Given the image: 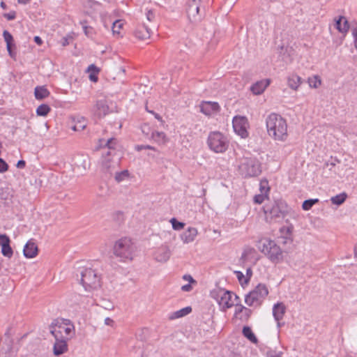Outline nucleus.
I'll list each match as a JSON object with an SVG mask.
<instances>
[{
    "mask_svg": "<svg viewBox=\"0 0 357 357\" xmlns=\"http://www.w3.org/2000/svg\"><path fill=\"white\" fill-rule=\"evenodd\" d=\"M264 213L275 221L284 218L288 213V206L282 199H278L273 203L266 204L264 206Z\"/></svg>",
    "mask_w": 357,
    "mask_h": 357,
    "instance_id": "nucleus-6",
    "label": "nucleus"
},
{
    "mask_svg": "<svg viewBox=\"0 0 357 357\" xmlns=\"http://www.w3.org/2000/svg\"><path fill=\"white\" fill-rule=\"evenodd\" d=\"M259 249L273 263L282 260L283 255L280 248L273 241L265 239L259 243Z\"/></svg>",
    "mask_w": 357,
    "mask_h": 357,
    "instance_id": "nucleus-5",
    "label": "nucleus"
},
{
    "mask_svg": "<svg viewBox=\"0 0 357 357\" xmlns=\"http://www.w3.org/2000/svg\"><path fill=\"white\" fill-rule=\"evenodd\" d=\"M86 21L81 22V24H82V28H83L85 35L87 36H89L91 34V31L92 30V28L91 26H86Z\"/></svg>",
    "mask_w": 357,
    "mask_h": 357,
    "instance_id": "nucleus-50",
    "label": "nucleus"
},
{
    "mask_svg": "<svg viewBox=\"0 0 357 357\" xmlns=\"http://www.w3.org/2000/svg\"><path fill=\"white\" fill-rule=\"evenodd\" d=\"M242 333L243 336L246 337L248 340H250L251 342L255 344L257 343L258 340L250 326H243Z\"/></svg>",
    "mask_w": 357,
    "mask_h": 357,
    "instance_id": "nucleus-23",
    "label": "nucleus"
},
{
    "mask_svg": "<svg viewBox=\"0 0 357 357\" xmlns=\"http://www.w3.org/2000/svg\"><path fill=\"white\" fill-rule=\"evenodd\" d=\"M37 100H43L50 95V91L45 86H36L34 91Z\"/></svg>",
    "mask_w": 357,
    "mask_h": 357,
    "instance_id": "nucleus-24",
    "label": "nucleus"
},
{
    "mask_svg": "<svg viewBox=\"0 0 357 357\" xmlns=\"http://www.w3.org/2000/svg\"><path fill=\"white\" fill-rule=\"evenodd\" d=\"M135 250V246L128 238H123L117 241L113 248L114 255L119 257L121 261L132 260Z\"/></svg>",
    "mask_w": 357,
    "mask_h": 357,
    "instance_id": "nucleus-3",
    "label": "nucleus"
},
{
    "mask_svg": "<svg viewBox=\"0 0 357 357\" xmlns=\"http://www.w3.org/2000/svg\"><path fill=\"white\" fill-rule=\"evenodd\" d=\"M259 190L261 193L266 195L270 190L268 182L266 179H262L259 183Z\"/></svg>",
    "mask_w": 357,
    "mask_h": 357,
    "instance_id": "nucleus-37",
    "label": "nucleus"
},
{
    "mask_svg": "<svg viewBox=\"0 0 357 357\" xmlns=\"http://www.w3.org/2000/svg\"><path fill=\"white\" fill-rule=\"evenodd\" d=\"M3 36L4 40L6 43H11L14 41L13 36L12 34L7 30H4L3 32Z\"/></svg>",
    "mask_w": 357,
    "mask_h": 357,
    "instance_id": "nucleus-43",
    "label": "nucleus"
},
{
    "mask_svg": "<svg viewBox=\"0 0 357 357\" xmlns=\"http://www.w3.org/2000/svg\"><path fill=\"white\" fill-rule=\"evenodd\" d=\"M146 19L149 22H152L155 19V14L151 10H148V12L146 13Z\"/></svg>",
    "mask_w": 357,
    "mask_h": 357,
    "instance_id": "nucleus-56",
    "label": "nucleus"
},
{
    "mask_svg": "<svg viewBox=\"0 0 357 357\" xmlns=\"http://www.w3.org/2000/svg\"><path fill=\"white\" fill-rule=\"evenodd\" d=\"M192 312V307L190 306L183 307L178 311L173 312L170 316V319H175L186 316Z\"/></svg>",
    "mask_w": 357,
    "mask_h": 357,
    "instance_id": "nucleus-25",
    "label": "nucleus"
},
{
    "mask_svg": "<svg viewBox=\"0 0 357 357\" xmlns=\"http://www.w3.org/2000/svg\"><path fill=\"white\" fill-rule=\"evenodd\" d=\"M233 128L236 134L240 135L242 138H245L248 135L247 131V126L248 121L246 117L241 116H236L234 117Z\"/></svg>",
    "mask_w": 357,
    "mask_h": 357,
    "instance_id": "nucleus-11",
    "label": "nucleus"
},
{
    "mask_svg": "<svg viewBox=\"0 0 357 357\" xmlns=\"http://www.w3.org/2000/svg\"><path fill=\"white\" fill-rule=\"evenodd\" d=\"M3 15L8 20H13L16 17V12L15 11H10L8 13H4Z\"/></svg>",
    "mask_w": 357,
    "mask_h": 357,
    "instance_id": "nucleus-51",
    "label": "nucleus"
},
{
    "mask_svg": "<svg viewBox=\"0 0 357 357\" xmlns=\"http://www.w3.org/2000/svg\"><path fill=\"white\" fill-rule=\"evenodd\" d=\"M265 197H267V195L262 193L260 195H256L254 197V202L256 204H260L264 202Z\"/></svg>",
    "mask_w": 357,
    "mask_h": 357,
    "instance_id": "nucleus-46",
    "label": "nucleus"
},
{
    "mask_svg": "<svg viewBox=\"0 0 357 357\" xmlns=\"http://www.w3.org/2000/svg\"><path fill=\"white\" fill-rule=\"evenodd\" d=\"M235 275H236L239 282L242 286L245 284L244 280L246 277L244 276L243 273L241 271H234Z\"/></svg>",
    "mask_w": 357,
    "mask_h": 357,
    "instance_id": "nucleus-47",
    "label": "nucleus"
},
{
    "mask_svg": "<svg viewBox=\"0 0 357 357\" xmlns=\"http://www.w3.org/2000/svg\"><path fill=\"white\" fill-rule=\"evenodd\" d=\"M171 256V251L168 246L162 245L159 248L154 254V258L157 261L166 262Z\"/></svg>",
    "mask_w": 357,
    "mask_h": 357,
    "instance_id": "nucleus-13",
    "label": "nucleus"
},
{
    "mask_svg": "<svg viewBox=\"0 0 357 357\" xmlns=\"http://www.w3.org/2000/svg\"><path fill=\"white\" fill-rule=\"evenodd\" d=\"M308 83L311 88L317 89L321 85V81L319 76H314L308 78Z\"/></svg>",
    "mask_w": 357,
    "mask_h": 357,
    "instance_id": "nucleus-35",
    "label": "nucleus"
},
{
    "mask_svg": "<svg viewBox=\"0 0 357 357\" xmlns=\"http://www.w3.org/2000/svg\"><path fill=\"white\" fill-rule=\"evenodd\" d=\"M301 83V78L296 75H290L287 77V84L293 90H297Z\"/></svg>",
    "mask_w": 357,
    "mask_h": 357,
    "instance_id": "nucleus-21",
    "label": "nucleus"
},
{
    "mask_svg": "<svg viewBox=\"0 0 357 357\" xmlns=\"http://www.w3.org/2000/svg\"><path fill=\"white\" fill-rule=\"evenodd\" d=\"M198 234L197 229L195 227H188L181 234V238L184 243H190L195 241Z\"/></svg>",
    "mask_w": 357,
    "mask_h": 357,
    "instance_id": "nucleus-17",
    "label": "nucleus"
},
{
    "mask_svg": "<svg viewBox=\"0 0 357 357\" xmlns=\"http://www.w3.org/2000/svg\"><path fill=\"white\" fill-rule=\"evenodd\" d=\"M86 128V124L84 122H78L77 124L72 127V129L75 131L83 130Z\"/></svg>",
    "mask_w": 357,
    "mask_h": 357,
    "instance_id": "nucleus-48",
    "label": "nucleus"
},
{
    "mask_svg": "<svg viewBox=\"0 0 357 357\" xmlns=\"http://www.w3.org/2000/svg\"><path fill=\"white\" fill-rule=\"evenodd\" d=\"M170 222L172 223V228L174 229V230H181L182 229H183L184 226H185V223L183 222H179L178 220H177L175 218H172L171 220H170Z\"/></svg>",
    "mask_w": 357,
    "mask_h": 357,
    "instance_id": "nucleus-39",
    "label": "nucleus"
},
{
    "mask_svg": "<svg viewBox=\"0 0 357 357\" xmlns=\"http://www.w3.org/2000/svg\"><path fill=\"white\" fill-rule=\"evenodd\" d=\"M81 284L86 290L96 289L100 287V277L92 268H84L81 272Z\"/></svg>",
    "mask_w": 357,
    "mask_h": 357,
    "instance_id": "nucleus-9",
    "label": "nucleus"
},
{
    "mask_svg": "<svg viewBox=\"0 0 357 357\" xmlns=\"http://www.w3.org/2000/svg\"><path fill=\"white\" fill-rule=\"evenodd\" d=\"M51 109L47 104H42L36 109V114L38 116H45L50 112Z\"/></svg>",
    "mask_w": 357,
    "mask_h": 357,
    "instance_id": "nucleus-29",
    "label": "nucleus"
},
{
    "mask_svg": "<svg viewBox=\"0 0 357 357\" xmlns=\"http://www.w3.org/2000/svg\"><path fill=\"white\" fill-rule=\"evenodd\" d=\"M25 166L26 162L24 160H20L16 165V167L20 169H23Z\"/></svg>",
    "mask_w": 357,
    "mask_h": 357,
    "instance_id": "nucleus-60",
    "label": "nucleus"
},
{
    "mask_svg": "<svg viewBox=\"0 0 357 357\" xmlns=\"http://www.w3.org/2000/svg\"><path fill=\"white\" fill-rule=\"evenodd\" d=\"M285 306L282 303H278L273 306V314L275 319L278 321V326H280L279 321L282 319L285 313Z\"/></svg>",
    "mask_w": 357,
    "mask_h": 357,
    "instance_id": "nucleus-18",
    "label": "nucleus"
},
{
    "mask_svg": "<svg viewBox=\"0 0 357 357\" xmlns=\"http://www.w3.org/2000/svg\"><path fill=\"white\" fill-rule=\"evenodd\" d=\"M8 163L1 158H0V173H4L8 169Z\"/></svg>",
    "mask_w": 357,
    "mask_h": 357,
    "instance_id": "nucleus-45",
    "label": "nucleus"
},
{
    "mask_svg": "<svg viewBox=\"0 0 357 357\" xmlns=\"http://www.w3.org/2000/svg\"><path fill=\"white\" fill-rule=\"evenodd\" d=\"M74 330L75 327L69 319H56L50 325V332L54 338L66 339L68 337L69 340L75 334Z\"/></svg>",
    "mask_w": 357,
    "mask_h": 357,
    "instance_id": "nucleus-2",
    "label": "nucleus"
},
{
    "mask_svg": "<svg viewBox=\"0 0 357 357\" xmlns=\"http://www.w3.org/2000/svg\"><path fill=\"white\" fill-rule=\"evenodd\" d=\"M343 26H342V33H346L349 29V24L348 20L344 17Z\"/></svg>",
    "mask_w": 357,
    "mask_h": 357,
    "instance_id": "nucleus-54",
    "label": "nucleus"
},
{
    "mask_svg": "<svg viewBox=\"0 0 357 357\" xmlns=\"http://www.w3.org/2000/svg\"><path fill=\"white\" fill-rule=\"evenodd\" d=\"M239 171L244 177L257 176L261 172V163L254 157H244L238 166Z\"/></svg>",
    "mask_w": 357,
    "mask_h": 357,
    "instance_id": "nucleus-4",
    "label": "nucleus"
},
{
    "mask_svg": "<svg viewBox=\"0 0 357 357\" xmlns=\"http://www.w3.org/2000/svg\"><path fill=\"white\" fill-rule=\"evenodd\" d=\"M33 40L38 45H41L43 44V40L41 39V38L40 36H35L33 38Z\"/></svg>",
    "mask_w": 357,
    "mask_h": 357,
    "instance_id": "nucleus-62",
    "label": "nucleus"
},
{
    "mask_svg": "<svg viewBox=\"0 0 357 357\" xmlns=\"http://www.w3.org/2000/svg\"><path fill=\"white\" fill-rule=\"evenodd\" d=\"M319 202V199H310L303 202L302 208L304 211L310 210L315 204Z\"/></svg>",
    "mask_w": 357,
    "mask_h": 357,
    "instance_id": "nucleus-33",
    "label": "nucleus"
},
{
    "mask_svg": "<svg viewBox=\"0 0 357 357\" xmlns=\"http://www.w3.org/2000/svg\"><path fill=\"white\" fill-rule=\"evenodd\" d=\"M268 134L275 140L284 141L287 137V124L286 120L280 114L272 113L266 121Z\"/></svg>",
    "mask_w": 357,
    "mask_h": 357,
    "instance_id": "nucleus-1",
    "label": "nucleus"
},
{
    "mask_svg": "<svg viewBox=\"0 0 357 357\" xmlns=\"http://www.w3.org/2000/svg\"><path fill=\"white\" fill-rule=\"evenodd\" d=\"M282 352L268 349L266 351V357H282Z\"/></svg>",
    "mask_w": 357,
    "mask_h": 357,
    "instance_id": "nucleus-42",
    "label": "nucleus"
},
{
    "mask_svg": "<svg viewBox=\"0 0 357 357\" xmlns=\"http://www.w3.org/2000/svg\"><path fill=\"white\" fill-rule=\"evenodd\" d=\"M344 19V16H340L338 20H335V27L339 32L342 33V20Z\"/></svg>",
    "mask_w": 357,
    "mask_h": 357,
    "instance_id": "nucleus-52",
    "label": "nucleus"
},
{
    "mask_svg": "<svg viewBox=\"0 0 357 357\" xmlns=\"http://www.w3.org/2000/svg\"><path fill=\"white\" fill-rule=\"evenodd\" d=\"M96 107L99 116L101 114L105 116L109 112V108L106 100H98Z\"/></svg>",
    "mask_w": 357,
    "mask_h": 357,
    "instance_id": "nucleus-22",
    "label": "nucleus"
},
{
    "mask_svg": "<svg viewBox=\"0 0 357 357\" xmlns=\"http://www.w3.org/2000/svg\"><path fill=\"white\" fill-rule=\"evenodd\" d=\"M269 84V80L257 82L251 87L250 90L255 95L261 94Z\"/></svg>",
    "mask_w": 357,
    "mask_h": 357,
    "instance_id": "nucleus-20",
    "label": "nucleus"
},
{
    "mask_svg": "<svg viewBox=\"0 0 357 357\" xmlns=\"http://www.w3.org/2000/svg\"><path fill=\"white\" fill-rule=\"evenodd\" d=\"M136 149L137 151H141L142 149H151V150H155V148L151 146H149V145H138L136 146Z\"/></svg>",
    "mask_w": 357,
    "mask_h": 357,
    "instance_id": "nucleus-57",
    "label": "nucleus"
},
{
    "mask_svg": "<svg viewBox=\"0 0 357 357\" xmlns=\"http://www.w3.org/2000/svg\"><path fill=\"white\" fill-rule=\"evenodd\" d=\"M116 164L117 162L112 161L110 158H105L102 162V167L105 172H109L110 174H112V169L114 168V166Z\"/></svg>",
    "mask_w": 357,
    "mask_h": 357,
    "instance_id": "nucleus-26",
    "label": "nucleus"
},
{
    "mask_svg": "<svg viewBox=\"0 0 357 357\" xmlns=\"http://www.w3.org/2000/svg\"><path fill=\"white\" fill-rule=\"evenodd\" d=\"M10 243H8L7 244H4V245L1 246V253L4 257H7L10 258L13 255V250L10 245Z\"/></svg>",
    "mask_w": 357,
    "mask_h": 357,
    "instance_id": "nucleus-34",
    "label": "nucleus"
},
{
    "mask_svg": "<svg viewBox=\"0 0 357 357\" xmlns=\"http://www.w3.org/2000/svg\"><path fill=\"white\" fill-rule=\"evenodd\" d=\"M6 48L8 52L9 56L15 59L16 52L15 50L16 49V45L15 44V41L6 43Z\"/></svg>",
    "mask_w": 357,
    "mask_h": 357,
    "instance_id": "nucleus-36",
    "label": "nucleus"
},
{
    "mask_svg": "<svg viewBox=\"0 0 357 357\" xmlns=\"http://www.w3.org/2000/svg\"><path fill=\"white\" fill-rule=\"evenodd\" d=\"M292 227H282L280 231L282 235H284L285 236H282L280 243H287L288 241L291 242V239L290 238L289 236L291 234Z\"/></svg>",
    "mask_w": 357,
    "mask_h": 357,
    "instance_id": "nucleus-27",
    "label": "nucleus"
},
{
    "mask_svg": "<svg viewBox=\"0 0 357 357\" xmlns=\"http://www.w3.org/2000/svg\"><path fill=\"white\" fill-rule=\"evenodd\" d=\"M186 12L191 22H199L205 15V7L202 3H188Z\"/></svg>",
    "mask_w": 357,
    "mask_h": 357,
    "instance_id": "nucleus-10",
    "label": "nucleus"
},
{
    "mask_svg": "<svg viewBox=\"0 0 357 357\" xmlns=\"http://www.w3.org/2000/svg\"><path fill=\"white\" fill-rule=\"evenodd\" d=\"M68 337L66 339L55 338V342L53 346V354L56 356H59L68 351Z\"/></svg>",
    "mask_w": 357,
    "mask_h": 357,
    "instance_id": "nucleus-12",
    "label": "nucleus"
},
{
    "mask_svg": "<svg viewBox=\"0 0 357 357\" xmlns=\"http://www.w3.org/2000/svg\"><path fill=\"white\" fill-rule=\"evenodd\" d=\"M165 134L163 132H155L152 133V137L157 142H165Z\"/></svg>",
    "mask_w": 357,
    "mask_h": 357,
    "instance_id": "nucleus-40",
    "label": "nucleus"
},
{
    "mask_svg": "<svg viewBox=\"0 0 357 357\" xmlns=\"http://www.w3.org/2000/svg\"><path fill=\"white\" fill-rule=\"evenodd\" d=\"M224 290V289L216 288L211 291L210 295L211 298L215 299L216 301L219 303L220 299H222V294Z\"/></svg>",
    "mask_w": 357,
    "mask_h": 357,
    "instance_id": "nucleus-32",
    "label": "nucleus"
},
{
    "mask_svg": "<svg viewBox=\"0 0 357 357\" xmlns=\"http://www.w3.org/2000/svg\"><path fill=\"white\" fill-rule=\"evenodd\" d=\"M38 252V246L31 240H29L24 245L23 253L26 258H33Z\"/></svg>",
    "mask_w": 357,
    "mask_h": 357,
    "instance_id": "nucleus-15",
    "label": "nucleus"
},
{
    "mask_svg": "<svg viewBox=\"0 0 357 357\" xmlns=\"http://www.w3.org/2000/svg\"><path fill=\"white\" fill-rule=\"evenodd\" d=\"M89 79L92 82H97L98 81V76L94 73L89 75Z\"/></svg>",
    "mask_w": 357,
    "mask_h": 357,
    "instance_id": "nucleus-63",
    "label": "nucleus"
},
{
    "mask_svg": "<svg viewBox=\"0 0 357 357\" xmlns=\"http://www.w3.org/2000/svg\"><path fill=\"white\" fill-rule=\"evenodd\" d=\"M130 173L128 170H123L121 172H115L114 178L117 183H120L126 178H129Z\"/></svg>",
    "mask_w": 357,
    "mask_h": 357,
    "instance_id": "nucleus-30",
    "label": "nucleus"
},
{
    "mask_svg": "<svg viewBox=\"0 0 357 357\" xmlns=\"http://www.w3.org/2000/svg\"><path fill=\"white\" fill-rule=\"evenodd\" d=\"M113 323H114V321L112 319L109 318V317H107L105 319V324L106 325L112 326Z\"/></svg>",
    "mask_w": 357,
    "mask_h": 357,
    "instance_id": "nucleus-64",
    "label": "nucleus"
},
{
    "mask_svg": "<svg viewBox=\"0 0 357 357\" xmlns=\"http://www.w3.org/2000/svg\"><path fill=\"white\" fill-rule=\"evenodd\" d=\"M136 38L140 40H146L150 38L151 29L145 24L139 26L134 32Z\"/></svg>",
    "mask_w": 357,
    "mask_h": 357,
    "instance_id": "nucleus-19",
    "label": "nucleus"
},
{
    "mask_svg": "<svg viewBox=\"0 0 357 357\" xmlns=\"http://www.w3.org/2000/svg\"><path fill=\"white\" fill-rule=\"evenodd\" d=\"M235 306H236V310H235V312H234V315L236 318H238V317H239V314L243 312V310H244V308L245 307V306H243V305H241L240 303H236V304H234Z\"/></svg>",
    "mask_w": 357,
    "mask_h": 357,
    "instance_id": "nucleus-44",
    "label": "nucleus"
},
{
    "mask_svg": "<svg viewBox=\"0 0 357 357\" xmlns=\"http://www.w3.org/2000/svg\"><path fill=\"white\" fill-rule=\"evenodd\" d=\"M252 275V271L251 268H248L246 270V278L244 280L245 284H248L249 283Z\"/></svg>",
    "mask_w": 357,
    "mask_h": 357,
    "instance_id": "nucleus-53",
    "label": "nucleus"
},
{
    "mask_svg": "<svg viewBox=\"0 0 357 357\" xmlns=\"http://www.w3.org/2000/svg\"><path fill=\"white\" fill-rule=\"evenodd\" d=\"M347 197V193L342 192V193H340L339 195H337L335 197H333L331 199V202L333 204L339 206V205H341L342 204H343L345 202Z\"/></svg>",
    "mask_w": 357,
    "mask_h": 357,
    "instance_id": "nucleus-28",
    "label": "nucleus"
},
{
    "mask_svg": "<svg viewBox=\"0 0 357 357\" xmlns=\"http://www.w3.org/2000/svg\"><path fill=\"white\" fill-rule=\"evenodd\" d=\"M220 110V106L215 102H204L200 105V111L207 116L216 113Z\"/></svg>",
    "mask_w": 357,
    "mask_h": 357,
    "instance_id": "nucleus-14",
    "label": "nucleus"
},
{
    "mask_svg": "<svg viewBox=\"0 0 357 357\" xmlns=\"http://www.w3.org/2000/svg\"><path fill=\"white\" fill-rule=\"evenodd\" d=\"M146 109L148 112L153 114L156 119L162 122V117L158 114L154 112L153 110H149L147 107H146Z\"/></svg>",
    "mask_w": 357,
    "mask_h": 357,
    "instance_id": "nucleus-59",
    "label": "nucleus"
},
{
    "mask_svg": "<svg viewBox=\"0 0 357 357\" xmlns=\"http://www.w3.org/2000/svg\"><path fill=\"white\" fill-rule=\"evenodd\" d=\"M105 151H104L102 152L103 159H105V158H109L108 157L112 154V151H111L112 149H105Z\"/></svg>",
    "mask_w": 357,
    "mask_h": 357,
    "instance_id": "nucleus-61",
    "label": "nucleus"
},
{
    "mask_svg": "<svg viewBox=\"0 0 357 357\" xmlns=\"http://www.w3.org/2000/svg\"><path fill=\"white\" fill-rule=\"evenodd\" d=\"M181 289L183 291H190L192 289V284L189 283L181 287Z\"/></svg>",
    "mask_w": 357,
    "mask_h": 357,
    "instance_id": "nucleus-58",
    "label": "nucleus"
},
{
    "mask_svg": "<svg viewBox=\"0 0 357 357\" xmlns=\"http://www.w3.org/2000/svg\"><path fill=\"white\" fill-rule=\"evenodd\" d=\"M183 279L184 280H187L189 282V283L190 284H196L197 283V281L193 279V278L190 275H184L183 276Z\"/></svg>",
    "mask_w": 357,
    "mask_h": 357,
    "instance_id": "nucleus-55",
    "label": "nucleus"
},
{
    "mask_svg": "<svg viewBox=\"0 0 357 357\" xmlns=\"http://www.w3.org/2000/svg\"><path fill=\"white\" fill-rule=\"evenodd\" d=\"M8 243H10V238L6 234H0V245L3 246Z\"/></svg>",
    "mask_w": 357,
    "mask_h": 357,
    "instance_id": "nucleus-49",
    "label": "nucleus"
},
{
    "mask_svg": "<svg viewBox=\"0 0 357 357\" xmlns=\"http://www.w3.org/2000/svg\"><path fill=\"white\" fill-rule=\"evenodd\" d=\"M123 23L121 20H116L112 25V31L114 34H119L120 29H122Z\"/></svg>",
    "mask_w": 357,
    "mask_h": 357,
    "instance_id": "nucleus-38",
    "label": "nucleus"
},
{
    "mask_svg": "<svg viewBox=\"0 0 357 357\" xmlns=\"http://www.w3.org/2000/svg\"><path fill=\"white\" fill-rule=\"evenodd\" d=\"M116 139L115 138H110L107 139L105 144L103 146L102 144L100 146H103V149H114V144H116Z\"/></svg>",
    "mask_w": 357,
    "mask_h": 357,
    "instance_id": "nucleus-41",
    "label": "nucleus"
},
{
    "mask_svg": "<svg viewBox=\"0 0 357 357\" xmlns=\"http://www.w3.org/2000/svg\"><path fill=\"white\" fill-rule=\"evenodd\" d=\"M252 313V310L245 307L244 310H243V312H241L239 314V317H238V319H239L243 322H248L251 317Z\"/></svg>",
    "mask_w": 357,
    "mask_h": 357,
    "instance_id": "nucleus-31",
    "label": "nucleus"
},
{
    "mask_svg": "<svg viewBox=\"0 0 357 357\" xmlns=\"http://www.w3.org/2000/svg\"><path fill=\"white\" fill-rule=\"evenodd\" d=\"M268 290L264 284H259L252 291L245 295V303L248 306L258 307L268 295Z\"/></svg>",
    "mask_w": 357,
    "mask_h": 357,
    "instance_id": "nucleus-7",
    "label": "nucleus"
},
{
    "mask_svg": "<svg viewBox=\"0 0 357 357\" xmlns=\"http://www.w3.org/2000/svg\"><path fill=\"white\" fill-rule=\"evenodd\" d=\"M232 294V291L225 289L224 290L222 294V299H220L218 303L220 306H222V310L225 311L226 310L234 305V303L231 302Z\"/></svg>",
    "mask_w": 357,
    "mask_h": 357,
    "instance_id": "nucleus-16",
    "label": "nucleus"
},
{
    "mask_svg": "<svg viewBox=\"0 0 357 357\" xmlns=\"http://www.w3.org/2000/svg\"><path fill=\"white\" fill-rule=\"evenodd\" d=\"M207 143L210 149L215 153H224L229 146L227 137L220 132H211Z\"/></svg>",
    "mask_w": 357,
    "mask_h": 357,
    "instance_id": "nucleus-8",
    "label": "nucleus"
}]
</instances>
